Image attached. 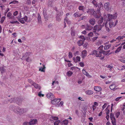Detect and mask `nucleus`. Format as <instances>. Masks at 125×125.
<instances>
[{"label":"nucleus","mask_w":125,"mask_h":125,"mask_svg":"<svg viewBox=\"0 0 125 125\" xmlns=\"http://www.w3.org/2000/svg\"><path fill=\"white\" fill-rule=\"evenodd\" d=\"M5 18V17H2L1 18V23H3V22L4 21Z\"/></svg>","instance_id":"obj_57"},{"label":"nucleus","mask_w":125,"mask_h":125,"mask_svg":"<svg viewBox=\"0 0 125 125\" xmlns=\"http://www.w3.org/2000/svg\"><path fill=\"white\" fill-rule=\"evenodd\" d=\"M82 14L80 13L79 12H77L75 13L73 15L74 17H79L81 16Z\"/></svg>","instance_id":"obj_18"},{"label":"nucleus","mask_w":125,"mask_h":125,"mask_svg":"<svg viewBox=\"0 0 125 125\" xmlns=\"http://www.w3.org/2000/svg\"><path fill=\"white\" fill-rule=\"evenodd\" d=\"M123 39V38L122 36H119L116 38V39L118 40V41H120L121 40H122Z\"/></svg>","instance_id":"obj_31"},{"label":"nucleus","mask_w":125,"mask_h":125,"mask_svg":"<svg viewBox=\"0 0 125 125\" xmlns=\"http://www.w3.org/2000/svg\"><path fill=\"white\" fill-rule=\"evenodd\" d=\"M93 93V91L90 90H88L86 92V93L88 95H91Z\"/></svg>","instance_id":"obj_25"},{"label":"nucleus","mask_w":125,"mask_h":125,"mask_svg":"<svg viewBox=\"0 0 125 125\" xmlns=\"http://www.w3.org/2000/svg\"><path fill=\"white\" fill-rule=\"evenodd\" d=\"M53 96L52 94L51 93H49L47 94V97L48 98H50Z\"/></svg>","instance_id":"obj_27"},{"label":"nucleus","mask_w":125,"mask_h":125,"mask_svg":"<svg viewBox=\"0 0 125 125\" xmlns=\"http://www.w3.org/2000/svg\"><path fill=\"white\" fill-rule=\"evenodd\" d=\"M68 56L69 58H71L72 57L73 55L72 53L70 52L69 53Z\"/></svg>","instance_id":"obj_53"},{"label":"nucleus","mask_w":125,"mask_h":125,"mask_svg":"<svg viewBox=\"0 0 125 125\" xmlns=\"http://www.w3.org/2000/svg\"><path fill=\"white\" fill-rule=\"evenodd\" d=\"M83 73V74L86 75L87 76L89 77H91V76L89 75V74L87 72H86L84 69L82 70Z\"/></svg>","instance_id":"obj_20"},{"label":"nucleus","mask_w":125,"mask_h":125,"mask_svg":"<svg viewBox=\"0 0 125 125\" xmlns=\"http://www.w3.org/2000/svg\"><path fill=\"white\" fill-rule=\"evenodd\" d=\"M89 22L91 24L94 25L95 22V20L94 18H91Z\"/></svg>","instance_id":"obj_14"},{"label":"nucleus","mask_w":125,"mask_h":125,"mask_svg":"<svg viewBox=\"0 0 125 125\" xmlns=\"http://www.w3.org/2000/svg\"><path fill=\"white\" fill-rule=\"evenodd\" d=\"M16 103L19 105H21V104L22 100L21 99L18 98H16Z\"/></svg>","instance_id":"obj_11"},{"label":"nucleus","mask_w":125,"mask_h":125,"mask_svg":"<svg viewBox=\"0 0 125 125\" xmlns=\"http://www.w3.org/2000/svg\"><path fill=\"white\" fill-rule=\"evenodd\" d=\"M60 122V120L56 121L54 123V125H58L59 123Z\"/></svg>","instance_id":"obj_42"},{"label":"nucleus","mask_w":125,"mask_h":125,"mask_svg":"<svg viewBox=\"0 0 125 125\" xmlns=\"http://www.w3.org/2000/svg\"><path fill=\"white\" fill-rule=\"evenodd\" d=\"M116 87L115 85L114 84H112L110 85V86L109 87L110 89L112 90H115L117 89V88H116Z\"/></svg>","instance_id":"obj_12"},{"label":"nucleus","mask_w":125,"mask_h":125,"mask_svg":"<svg viewBox=\"0 0 125 125\" xmlns=\"http://www.w3.org/2000/svg\"><path fill=\"white\" fill-rule=\"evenodd\" d=\"M117 15L116 13L114 14L112 17L113 19H115L117 18Z\"/></svg>","instance_id":"obj_43"},{"label":"nucleus","mask_w":125,"mask_h":125,"mask_svg":"<svg viewBox=\"0 0 125 125\" xmlns=\"http://www.w3.org/2000/svg\"><path fill=\"white\" fill-rule=\"evenodd\" d=\"M51 118L52 119H53L54 120H57L58 119V117H54V116H52Z\"/></svg>","instance_id":"obj_47"},{"label":"nucleus","mask_w":125,"mask_h":125,"mask_svg":"<svg viewBox=\"0 0 125 125\" xmlns=\"http://www.w3.org/2000/svg\"><path fill=\"white\" fill-rule=\"evenodd\" d=\"M28 20V17L25 16L24 17L21 19H18V21L22 24L24 23Z\"/></svg>","instance_id":"obj_6"},{"label":"nucleus","mask_w":125,"mask_h":125,"mask_svg":"<svg viewBox=\"0 0 125 125\" xmlns=\"http://www.w3.org/2000/svg\"><path fill=\"white\" fill-rule=\"evenodd\" d=\"M98 7L99 8L98 9H99L100 10V8L103 5H102V4L101 2H100V3H99V4L98 5Z\"/></svg>","instance_id":"obj_58"},{"label":"nucleus","mask_w":125,"mask_h":125,"mask_svg":"<svg viewBox=\"0 0 125 125\" xmlns=\"http://www.w3.org/2000/svg\"><path fill=\"white\" fill-rule=\"evenodd\" d=\"M103 18L102 17L100 18L99 19V20L98 21V24H101L102 23L103 21Z\"/></svg>","instance_id":"obj_28"},{"label":"nucleus","mask_w":125,"mask_h":125,"mask_svg":"<svg viewBox=\"0 0 125 125\" xmlns=\"http://www.w3.org/2000/svg\"><path fill=\"white\" fill-rule=\"evenodd\" d=\"M18 14V12L17 11H16L13 13V15L14 16H16Z\"/></svg>","instance_id":"obj_63"},{"label":"nucleus","mask_w":125,"mask_h":125,"mask_svg":"<svg viewBox=\"0 0 125 125\" xmlns=\"http://www.w3.org/2000/svg\"><path fill=\"white\" fill-rule=\"evenodd\" d=\"M94 35V34H93V32H91L89 33H88V35L89 36L92 37Z\"/></svg>","instance_id":"obj_51"},{"label":"nucleus","mask_w":125,"mask_h":125,"mask_svg":"<svg viewBox=\"0 0 125 125\" xmlns=\"http://www.w3.org/2000/svg\"><path fill=\"white\" fill-rule=\"evenodd\" d=\"M0 71L2 73H3V72H4L5 71V69L3 67H1L0 68Z\"/></svg>","instance_id":"obj_56"},{"label":"nucleus","mask_w":125,"mask_h":125,"mask_svg":"<svg viewBox=\"0 0 125 125\" xmlns=\"http://www.w3.org/2000/svg\"><path fill=\"white\" fill-rule=\"evenodd\" d=\"M54 83L56 84H58L59 83V82L58 81L55 82L54 81H53L52 84V85L53 86Z\"/></svg>","instance_id":"obj_48"},{"label":"nucleus","mask_w":125,"mask_h":125,"mask_svg":"<svg viewBox=\"0 0 125 125\" xmlns=\"http://www.w3.org/2000/svg\"><path fill=\"white\" fill-rule=\"evenodd\" d=\"M56 20L58 21H60L61 19L60 18V15H59V13L57 12V15L56 16Z\"/></svg>","instance_id":"obj_23"},{"label":"nucleus","mask_w":125,"mask_h":125,"mask_svg":"<svg viewBox=\"0 0 125 125\" xmlns=\"http://www.w3.org/2000/svg\"><path fill=\"white\" fill-rule=\"evenodd\" d=\"M29 52H26L23 54V56L21 59L22 60H25L29 55Z\"/></svg>","instance_id":"obj_7"},{"label":"nucleus","mask_w":125,"mask_h":125,"mask_svg":"<svg viewBox=\"0 0 125 125\" xmlns=\"http://www.w3.org/2000/svg\"><path fill=\"white\" fill-rule=\"evenodd\" d=\"M26 61L28 62H30L31 61V59L28 57L26 59Z\"/></svg>","instance_id":"obj_59"},{"label":"nucleus","mask_w":125,"mask_h":125,"mask_svg":"<svg viewBox=\"0 0 125 125\" xmlns=\"http://www.w3.org/2000/svg\"><path fill=\"white\" fill-rule=\"evenodd\" d=\"M38 22V24H41L42 23L41 17L39 13H38V16L37 17Z\"/></svg>","instance_id":"obj_17"},{"label":"nucleus","mask_w":125,"mask_h":125,"mask_svg":"<svg viewBox=\"0 0 125 125\" xmlns=\"http://www.w3.org/2000/svg\"><path fill=\"white\" fill-rule=\"evenodd\" d=\"M112 123L113 125H116V119L112 120Z\"/></svg>","instance_id":"obj_39"},{"label":"nucleus","mask_w":125,"mask_h":125,"mask_svg":"<svg viewBox=\"0 0 125 125\" xmlns=\"http://www.w3.org/2000/svg\"><path fill=\"white\" fill-rule=\"evenodd\" d=\"M122 46H120L118 47L115 51V53H117L119 52L121 50V49L122 48Z\"/></svg>","instance_id":"obj_32"},{"label":"nucleus","mask_w":125,"mask_h":125,"mask_svg":"<svg viewBox=\"0 0 125 125\" xmlns=\"http://www.w3.org/2000/svg\"><path fill=\"white\" fill-rule=\"evenodd\" d=\"M64 21H65L68 24H70L71 23V21L68 20L67 18V17H66L64 18Z\"/></svg>","instance_id":"obj_26"},{"label":"nucleus","mask_w":125,"mask_h":125,"mask_svg":"<svg viewBox=\"0 0 125 125\" xmlns=\"http://www.w3.org/2000/svg\"><path fill=\"white\" fill-rule=\"evenodd\" d=\"M12 15V14L10 12H8L7 15V17L8 18H9L11 19L12 17H11V16Z\"/></svg>","instance_id":"obj_37"},{"label":"nucleus","mask_w":125,"mask_h":125,"mask_svg":"<svg viewBox=\"0 0 125 125\" xmlns=\"http://www.w3.org/2000/svg\"><path fill=\"white\" fill-rule=\"evenodd\" d=\"M84 40H79L78 41L77 43L79 46L82 45L84 43Z\"/></svg>","instance_id":"obj_19"},{"label":"nucleus","mask_w":125,"mask_h":125,"mask_svg":"<svg viewBox=\"0 0 125 125\" xmlns=\"http://www.w3.org/2000/svg\"><path fill=\"white\" fill-rule=\"evenodd\" d=\"M81 58L80 56H77L76 58H73V60H74L75 63L80 62V61Z\"/></svg>","instance_id":"obj_9"},{"label":"nucleus","mask_w":125,"mask_h":125,"mask_svg":"<svg viewBox=\"0 0 125 125\" xmlns=\"http://www.w3.org/2000/svg\"><path fill=\"white\" fill-rule=\"evenodd\" d=\"M53 0H49L48 4L49 5L52 6V5L53 2Z\"/></svg>","instance_id":"obj_38"},{"label":"nucleus","mask_w":125,"mask_h":125,"mask_svg":"<svg viewBox=\"0 0 125 125\" xmlns=\"http://www.w3.org/2000/svg\"><path fill=\"white\" fill-rule=\"evenodd\" d=\"M10 109L14 112L17 113L22 114L26 112L27 110L26 108H21L19 106L11 105L10 107Z\"/></svg>","instance_id":"obj_1"},{"label":"nucleus","mask_w":125,"mask_h":125,"mask_svg":"<svg viewBox=\"0 0 125 125\" xmlns=\"http://www.w3.org/2000/svg\"><path fill=\"white\" fill-rule=\"evenodd\" d=\"M91 54L92 55H95L97 57H101L102 56V53L101 51H97L96 50H94L92 52Z\"/></svg>","instance_id":"obj_5"},{"label":"nucleus","mask_w":125,"mask_h":125,"mask_svg":"<svg viewBox=\"0 0 125 125\" xmlns=\"http://www.w3.org/2000/svg\"><path fill=\"white\" fill-rule=\"evenodd\" d=\"M23 125H31L30 122H25L23 124Z\"/></svg>","instance_id":"obj_40"},{"label":"nucleus","mask_w":125,"mask_h":125,"mask_svg":"<svg viewBox=\"0 0 125 125\" xmlns=\"http://www.w3.org/2000/svg\"><path fill=\"white\" fill-rule=\"evenodd\" d=\"M16 3H18V1H16V0H14V1H12L10 3V4H15Z\"/></svg>","instance_id":"obj_46"},{"label":"nucleus","mask_w":125,"mask_h":125,"mask_svg":"<svg viewBox=\"0 0 125 125\" xmlns=\"http://www.w3.org/2000/svg\"><path fill=\"white\" fill-rule=\"evenodd\" d=\"M110 3L109 2H107L105 3L104 5V8L105 9L107 10H108L109 8Z\"/></svg>","instance_id":"obj_15"},{"label":"nucleus","mask_w":125,"mask_h":125,"mask_svg":"<svg viewBox=\"0 0 125 125\" xmlns=\"http://www.w3.org/2000/svg\"><path fill=\"white\" fill-rule=\"evenodd\" d=\"M21 17V12H20V13L19 14L18 16L17 17V18L18 19H20Z\"/></svg>","instance_id":"obj_60"},{"label":"nucleus","mask_w":125,"mask_h":125,"mask_svg":"<svg viewBox=\"0 0 125 125\" xmlns=\"http://www.w3.org/2000/svg\"><path fill=\"white\" fill-rule=\"evenodd\" d=\"M33 85L34 86V87L36 89H38L39 90L41 89L40 86L38 84L34 83Z\"/></svg>","instance_id":"obj_22"},{"label":"nucleus","mask_w":125,"mask_h":125,"mask_svg":"<svg viewBox=\"0 0 125 125\" xmlns=\"http://www.w3.org/2000/svg\"><path fill=\"white\" fill-rule=\"evenodd\" d=\"M114 22L113 21H109V25H108V27L109 28V26L110 28H109L110 30V28H111L112 27H114Z\"/></svg>","instance_id":"obj_16"},{"label":"nucleus","mask_w":125,"mask_h":125,"mask_svg":"<svg viewBox=\"0 0 125 125\" xmlns=\"http://www.w3.org/2000/svg\"><path fill=\"white\" fill-rule=\"evenodd\" d=\"M15 100H16V98H11V99L9 100L8 101L10 103H12L15 102L16 101Z\"/></svg>","instance_id":"obj_33"},{"label":"nucleus","mask_w":125,"mask_h":125,"mask_svg":"<svg viewBox=\"0 0 125 125\" xmlns=\"http://www.w3.org/2000/svg\"><path fill=\"white\" fill-rule=\"evenodd\" d=\"M87 12L91 15H93L95 17L97 18H99L101 15V13L99 9H98L96 11H95L93 9H89Z\"/></svg>","instance_id":"obj_2"},{"label":"nucleus","mask_w":125,"mask_h":125,"mask_svg":"<svg viewBox=\"0 0 125 125\" xmlns=\"http://www.w3.org/2000/svg\"><path fill=\"white\" fill-rule=\"evenodd\" d=\"M120 113L119 112H117L116 113L115 115L117 118H118L119 116L120 115Z\"/></svg>","instance_id":"obj_52"},{"label":"nucleus","mask_w":125,"mask_h":125,"mask_svg":"<svg viewBox=\"0 0 125 125\" xmlns=\"http://www.w3.org/2000/svg\"><path fill=\"white\" fill-rule=\"evenodd\" d=\"M92 3H93V4L95 5V6L97 7V4H96V1L95 0H94L93 1H92Z\"/></svg>","instance_id":"obj_54"},{"label":"nucleus","mask_w":125,"mask_h":125,"mask_svg":"<svg viewBox=\"0 0 125 125\" xmlns=\"http://www.w3.org/2000/svg\"><path fill=\"white\" fill-rule=\"evenodd\" d=\"M102 28V25L101 24H97L94 26V28L93 32L95 33L94 34L96 36L98 35V33H95L96 31H97L98 32H99L101 30Z\"/></svg>","instance_id":"obj_4"},{"label":"nucleus","mask_w":125,"mask_h":125,"mask_svg":"<svg viewBox=\"0 0 125 125\" xmlns=\"http://www.w3.org/2000/svg\"><path fill=\"white\" fill-rule=\"evenodd\" d=\"M79 64L80 65V66L82 67H83L84 66V63L83 62H80L79 63Z\"/></svg>","instance_id":"obj_55"},{"label":"nucleus","mask_w":125,"mask_h":125,"mask_svg":"<svg viewBox=\"0 0 125 125\" xmlns=\"http://www.w3.org/2000/svg\"><path fill=\"white\" fill-rule=\"evenodd\" d=\"M44 19L46 21H47L48 20L49 17L47 15L44 16Z\"/></svg>","instance_id":"obj_64"},{"label":"nucleus","mask_w":125,"mask_h":125,"mask_svg":"<svg viewBox=\"0 0 125 125\" xmlns=\"http://www.w3.org/2000/svg\"><path fill=\"white\" fill-rule=\"evenodd\" d=\"M42 92L41 91H40V92H39L38 95L40 97H41V96L42 97H43L44 96V94H41V93H42Z\"/></svg>","instance_id":"obj_44"},{"label":"nucleus","mask_w":125,"mask_h":125,"mask_svg":"<svg viewBox=\"0 0 125 125\" xmlns=\"http://www.w3.org/2000/svg\"><path fill=\"white\" fill-rule=\"evenodd\" d=\"M78 9L79 10H82V11H84V10L85 7L83 6H80L79 7Z\"/></svg>","instance_id":"obj_30"},{"label":"nucleus","mask_w":125,"mask_h":125,"mask_svg":"<svg viewBox=\"0 0 125 125\" xmlns=\"http://www.w3.org/2000/svg\"><path fill=\"white\" fill-rule=\"evenodd\" d=\"M111 46V44L107 45H105L104 47V49L105 50H107L109 49Z\"/></svg>","instance_id":"obj_29"},{"label":"nucleus","mask_w":125,"mask_h":125,"mask_svg":"<svg viewBox=\"0 0 125 125\" xmlns=\"http://www.w3.org/2000/svg\"><path fill=\"white\" fill-rule=\"evenodd\" d=\"M107 16L108 19L105 23V28L106 31L107 32H109L110 31V29L108 27V24L107 21H111V20L112 18L113 15H112L108 14Z\"/></svg>","instance_id":"obj_3"},{"label":"nucleus","mask_w":125,"mask_h":125,"mask_svg":"<svg viewBox=\"0 0 125 125\" xmlns=\"http://www.w3.org/2000/svg\"><path fill=\"white\" fill-rule=\"evenodd\" d=\"M122 98L121 97H118L115 99V100L116 101H119L120 99Z\"/></svg>","instance_id":"obj_62"},{"label":"nucleus","mask_w":125,"mask_h":125,"mask_svg":"<svg viewBox=\"0 0 125 125\" xmlns=\"http://www.w3.org/2000/svg\"><path fill=\"white\" fill-rule=\"evenodd\" d=\"M107 105V103H105L103 105L102 107L103 110L106 107Z\"/></svg>","instance_id":"obj_45"},{"label":"nucleus","mask_w":125,"mask_h":125,"mask_svg":"<svg viewBox=\"0 0 125 125\" xmlns=\"http://www.w3.org/2000/svg\"><path fill=\"white\" fill-rule=\"evenodd\" d=\"M73 72L71 71H69L67 73V74L68 76H70L73 74Z\"/></svg>","instance_id":"obj_36"},{"label":"nucleus","mask_w":125,"mask_h":125,"mask_svg":"<svg viewBox=\"0 0 125 125\" xmlns=\"http://www.w3.org/2000/svg\"><path fill=\"white\" fill-rule=\"evenodd\" d=\"M110 117L111 120L115 119V117L114 116V115L113 113H111Z\"/></svg>","instance_id":"obj_35"},{"label":"nucleus","mask_w":125,"mask_h":125,"mask_svg":"<svg viewBox=\"0 0 125 125\" xmlns=\"http://www.w3.org/2000/svg\"><path fill=\"white\" fill-rule=\"evenodd\" d=\"M92 29V28L91 27H88L86 29V30H91Z\"/></svg>","instance_id":"obj_61"},{"label":"nucleus","mask_w":125,"mask_h":125,"mask_svg":"<svg viewBox=\"0 0 125 125\" xmlns=\"http://www.w3.org/2000/svg\"><path fill=\"white\" fill-rule=\"evenodd\" d=\"M79 38L82 39V40H84V41L85 40V38L84 37V36H80Z\"/></svg>","instance_id":"obj_49"},{"label":"nucleus","mask_w":125,"mask_h":125,"mask_svg":"<svg viewBox=\"0 0 125 125\" xmlns=\"http://www.w3.org/2000/svg\"><path fill=\"white\" fill-rule=\"evenodd\" d=\"M61 100L60 98H59L57 99H54L51 101V103L53 104H55L59 102Z\"/></svg>","instance_id":"obj_8"},{"label":"nucleus","mask_w":125,"mask_h":125,"mask_svg":"<svg viewBox=\"0 0 125 125\" xmlns=\"http://www.w3.org/2000/svg\"><path fill=\"white\" fill-rule=\"evenodd\" d=\"M63 123L64 125H67L68 123V120H65L63 121Z\"/></svg>","instance_id":"obj_50"},{"label":"nucleus","mask_w":125,"mask_h":125,"mask_svg":"<svg viewBox=\"0 0 125 125\" xmlns=\"http://www.w3.org/2000/svg\"><path fill=\"white\" fill-rule=\"evenodd\" d=\"M28 82L30 83L32 85H33V84L34 83V82H33L32 80L31 79H28Z\"/></svg>","instance_id":"obj_41"},{"label":"nucleus","mask_w":125,"mask_h":125,"mask_svg":"<svg viewBox=\"0 0 125 125\" xmlns=\"http://www.w3.org/2000/svg\"><path fill=\"white\" fill-rule=\"evenodd\" d=\"M94 89L95 91L98 92H100L102 90L101 87L99 86H94Z\"/></svg>","instance_id":"obj_13"},{"label":"nucleus","mask_w":125,"mask_h":125,"mask_svg":"<svg viewBox=\"0 0 125 125\" xmlns=\"http://www.w3.org/2000/svg\"><path fill=\"white\" fill-rule=\"evenodd\" d=\"M37 121V120L36 119L31 120L30 122L31 124V125L35 124Z\"/></svg>","instance_id":"obj_24"},{"label":"nucleus","mask_w":125,"mask_h":125,"mask_svg":"<svg viewBox=\"0 0 125 125\" xmlns=\"http://www.w3.org/2000/svg\"><path fill=\"white\" fill-rule=\"evenodd\" d=\"M87 52L86 50H83L82 52V57L83 58H84L87 55Z\"/></svg>","instance_id":"obj_10"},{"label":"nucleus","mask_w":125,"mask_h":125,"mask_svg":"<svg viewBox=\"0 0 125 125\" xmlns=\"http://www.w3.org/2000/svg\"><path fill=\"white\" fill-rule=\"evenodd\" d=\"M42 65L43 66V67H40L39 71H41V72H45V70H44V69H45L46 67L45 66V65H44V64H43Z\"/></svg>","instance_id":"obj_21"},{"label":"nucleus","mask_w":125,"mask_h":125,"mask_svg":"<svg viewBox=\"0 0 125 125\" xmlns=\"http://www.w3.org/2000/svg\"><path fill=\"white\" fill-rule=\"evenodd\" d=\"M10 23L12 24L16 23L17 24H19L20 23L17 21H10Z\"/></svg>","instance_id":"obj_34"}]
</instances>
